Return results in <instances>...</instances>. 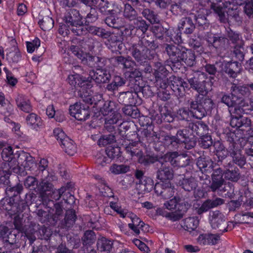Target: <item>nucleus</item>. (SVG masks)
I'll return each instance as SVG.
<instances>
[{"label":"nucleus","instance_id":"nucleus-22","mask_svg":"<svg viewBox=\"0 0 253 253\" xmlns=\"http://www.w3.org/2000/svg\"><path fill=\"white\" fill-rule=\"evenodd\" d=\"M26 218L27 219V223L29 224H27V226H26L23 232H25V235L29 240V244L32 245L36 239L35 234H37V231H38L39 228V224L31 221L32 216H28Z\"/></svg>","mask_w":253,"mask_h":253},{"label":"nucleus","instance_id":"nucleus-26","mask_svg":"<svg viewBox=\"0 0 253 253\" xmlns=\"http://www.w3.org/2000/svg\"><path fill=\"white\" fill-rule=\"evenodd\" d=\"M188 126L191 134L196 138V136H200L208 130V126L202 121L190 122L188 124Z\"/></svg>","mask_w":253,"mask_h":253},{"label":"nucleus","instance_id":"nucleus-23","mask_svg":"<svg viewBox=\"0 0 253 253\" xmlns=\"http://www.w3.org/2000/svg\"><path fill=\"white\" fill-rule=\"evenodd\" d=\"M64 20L69 27L82 24V16L79 11L75 9L68 10L64 16Z\"/></svg>","mask_w":253,"mask_h":253},{"label":"nucleus","instance_id":"nucleus-25","mask_svg":"<svg viewBox=\"0 0 253 253\" xmlns=\"http://www.w3.org/2000/svg\"><path fill=\"white\" fill-rule=\"evenodd\" d=\"M77 219L75 211L69 209L66 211L64 218L60 219L59 225L62 228L69 229L73 227Z\"/></svg>","mask_w":253,"mask_h":253},{"label":"nucleus","instance_id":"nucleus-37","mask_svg":"<svg viewBox=\"0 0 253 253\" xmlns=\"http://www.w3.org/2000/svg\"><path fill=\"white\" fill-rule=\"evenodd\" d=\"M62 148L69 156H73L77 151V147L74 142L70 138L61 144Z\"/></svg>","mask_w":253,"mask_h":253},{"label":"nucleus","instance_id":"nucleus-15","mask_svg":"<svg viewBox=\"0 0 253 253\" xmlns=\"http://www.w3.org/2000/svg\"><path fill=\"white\" fill-rule=\"evenodd\" d=\"M223 166L225 168L224 179L232 182H237L240 179L241 173L239 169L232 163H224Z\"/></svg>","mask_w":253,"mask_h":253},{"label":"nucleus","instance_id":"nucleus-29","mask_svg":"<svg viewBox=\"0 0 253 253\" xmlns=\"http://www.w3.org/2000/svg\"><path fill=\"white\" fill-rule=\"evenodd\" d=\"M241 150L238 147L235 148L233 145L230 147L229 153L232 158L233 162L240 167L244 166L246 163L244 155L241 153Z\"/></svg>","mask_w":253,"mask_h":253},{"label":"nucleus","instance_id":"nucleus-24","mask_svg":"<svg viewBox=\"0 0 253 253\" xmlns=\"http://www.w3.org/2000/svg\"><path fill=\"white\" fill-rule=\"evenodd\" d=\"M206 41L209 46H212L216 49H222L225 47L228 42V40L222 36H215L211 33H208L206 35Z\"/></svg>","mask_w":253,"mask_h":253},{"label":"nucleus","instance_id":"nucleus-64","mask_svg":"<svg viewBox=\"0 0 253 253\" xmlns=\"http://www.w3.org/2000/svg\"><path fill=\"white\" fill-rule=\"evenodd\" d=\"M53 136L58 141L60 145L64 143L65 140L69 138L65 134L62 129L60 128H55L53 130Z\"/></svg>","mask_w":253,"mask_h":253},{"label":"nucleus","instance_id":"nucleus-45","mask_svg":"<svg viewBox=\"0 0 253 253\" xmlns=\"http://www.w3.org/2000/svg\"><path fill=\"white\" fill-rule=\"evenodd\" d=\"M92 2L96 4L98 3V8L100 12L104 15H107L112 12V10L109 9V2L104 0H92Z\"/></svg>","mask_w":253,"mask_h":253},{"label":"nucleus","instance_id":"nucleus-27","mask_svg":"<svg viewBox=\"0 0 253 253\" xmlns=\"http://www.w3.org/2000/svg\"><path fill=\"white\" fill-rule=\"evenodd\" d=\"M230 91L232 96H233L237 102L240 101L243 96H250V91L246 86H241L234 83H231Z\"/></svg>","mask_w":253,"mask_h":253},{"label":"nucleus","instance_id":"nucleus-34","mask_svg":"<svg viewBox=\"0 0 253 253\" xmlns=\"http://www.w3.org/2000/svg\"><path fill=\"white\" fill-rule=\"evenodd\" d=\"M97 248L101 252L110 253L112 251L113 242L105 237H101L97 240Z\"/></svg>","mask_w":253,"mask_h":253},{"label":"nucleus","instance_id":"nucleus-5","mask_svg":"<svg viewBox=\"0 0 253 253\" xmlns=\"http://www.w3.org/2000/svg\"><path fill=\"white\" fill-rule=\"evenodd\" d=\"M164 52L166 53L172 63H181V60L186 48L173 43L163 45Z\"/></svg>","mask_w":253,"mask_h":253},{"label":"nucleus","instance_id":"nucleus-42","mask_svg":"<svg viewBox=\"0 0 253 253\" xmlns=\"http://www.w3.org/2000/svg\"><path fill=\"white\" fill-rule=\"evenodd\" d=\"M128 216L131 219L132 223H129L128 225L134 224V226H139L141 231L145 232L148 231L149 225L145 224L135 214L132 213H128Z\"/></svg>","mask_w":253,"mask_h":253},{"label":"nucleus","instance_id":"nucleus-49","mask_svg":"<svg viewBox=\"0 0 253 253\" xmlns=\"http://www.w3.org/2000/svg\"><path fill=\"white\" fill-rule=\"evenodd\" d=\"M23 216L24 214H22V217H21L20 214H18L14 218L13 224L15 228L21 232H23L25 230L27 223V222H26V219L23 221Z\"/></svg>","mask_w":253,"mask_h":253},{"label":"nucleus","instance_id":"nucleus-7","mask_svg":"<svg viewBox=\"0 0 253 253\" xmlns=\"http://www.w3.org/2000/svg\"><path fill=\"white\" fill-rule=\"evenodd\" d=\"M210 224L213 229L226 232L228 225L225 216L219 211H211L209 215Z\"/></svg>","mask_w":253,"mask_h":253},{"label":"nucleus","instance_id":"nucleus-3","mask_svg":"<svg viewBox=\"0 0 253 253\" xmlns=\"http://www.w3.org/2000/svg\"><path fill=\"white\" fill-rule=\"evenodd\" d=\"M206 75L201 72L192 71L191 73L187 74V80L191 88L197 91L198 95H206L209 89L206 86L208 84L205 80Z\"/></svg>","mask_w":253,"mask_h":253},{"label":"nucleus","instance_id":"nucleus-63","mask_svg":"<svg viewBox=\"0 0 253 253\" xmlns=\"http://www.w3.org/2000/svg\"><path fill=\"white\" fill-rule=\"evenodd\" d=\"M165 143L171 148H176L179 144V139L176 136L167 135L164 138Z\"/></svg>","mask_w":253,"mask_h":253},{"label":"nucleus","instance_id":"nucleus-47","mask_svg":"<svg viewBox=\"0 0 253 253\" xmlns=\"http://www.w3.org/2000/svg\"><path fill=\"white\" fill-rule=\"evenodd\" d=\"M66 191V188L65 187H61L58 189L53 188L50 193H48V197L49 199L55 200L56 201L59 200L62 196L64 197L65 194L64 193Z\"/></svg>","mask_w":253,"mask_h":253},{"label":"nucleus","instance_id":"nucleus-40","mask_svg":"<svg viewBox=\"0 0 253 253\" xmlns=\"http://www.w3.org/2000/svg\"><path fill=\"white\" fill-rule=\"evenodd\" d=\"M123 15L126 19L130 21H133L138 17L135 8L128 3L125 5Z\"/></svg>","mask_w":253,"mask_h":253},{"label":"nucleus","instance_id":"nucleus-8","mask_svg":"<svg viewBox=\"0 0 253 253\" xmlns=\"http://www.w3.org/2000/svg\"><path fill=\"white\" fill-rule=\"evenodd\" d=\"M56 179V177L51 174L50 177L46 178H42L41 181L39 183L37 191L40 193V197L42 200V204H46V202L50 199L48 197L47 192L53 190V185L49 181L50 180H54Z\"/></svg>","mask_w":253,"mask_h":253},{"label":"nucleus","instance_id":"nucleus-55","mask_svg":"<svg viewBox=\"0 0 253 253\" xmlns=\"http://www.w3.org/2000/svg\"><path fill=\"white\" fill-rule=\"evenodd\" d=\"M105 152L106 155L111 161L115 158L118 159L121 156V150L119 147H108L106 148Z\"/></svg>","mask_w":253,"mask_h":253},{"label":"nucleus","instance_id":"nucleus-30","mask_svg":"<svg viewBox=\"0 0 253 253\" xmlns=\"http://www.w3.org/2000/svg\"><path fill=\"white\" fill-rule=\"evenodd\" d=\"M18 162L17 164L21 163L25 169L32 170L36 166L34 158L29 153H23L19 156Z\"/></svg>","mask_w":253,"mask_h":253},{"label":"nucleus","instance_id":"nucleus-41","mask_svg":"<svg viewBox=\"0 0 253 253\" xmlns=\"http://www.w3.org/2000/svg\"><path fill=\"white\" fill-rule=\"evenodd\" d=\"M180 185L185 191H191L196 188L197 183L193 177L183 178L180 181Z\"/></svg>","mask_w":253,"mask_h":253},{"label":"nucleus","instance_id":"nucleus-18","mask_svg":"<svg viewBox=\"0 0 253 253\" xmlns=\"http://www.w3.org/2000/svg\"><path fill=\"white\" fill-rule=\"evenodd\" d=\"M224 203V200L220 198H216L214 200L208 199L204 201L200 207L196 208V212L198 214L201 215L212 208L222 205Z\"/></svg>","mask_w":253,"mask_h":253},{"label":"nucleus","instance_id":"nucleus-61","mask_svg":"<svg viewBox=\"0 0 253 253\" xmlns=\"http://www.w3.org/2000/svg\"><path fill=\"white\" fill-rule=\"evenodd\" d=\"M21 58V53L17 49H15L14 50L9 52L6 56V59L10 63H18Z\"/></svg>","mask_w":253,"mask_h":253},{"label":"nucleus","instance_id":"nucleus-39","mask_svg":"<svg viewBox=\"0 0 253 253\" xmlns=\"http://www.w3.org/2000/svg\"><path fill=\"white\" fill-rule=\"evenodd\" d=\"M194 53L191 49L186 48L181 60V63H184L187 66L192 67L196 64Z\"/></svg>","mask_w":253,"mask_h":253},{"label":"nucleus","instance_id":"nucleus-43","mask_svg":"<svg viewBox=\"0 0 253 253\" xmlns=\"http://www.w3.org/2000/svg\"><path fill=\"white\" fill-rule=\"evenodd\" d=\"M199 220L195 217H189L184 220V228L189 232L195 230L198 227Z\"/></svg>","mask_w":253,"mask_h":253},{"label":"nucleus","instance_id":"nucleus-2","mask_svg":"<svg viewBox=\"0 0 253 253\" xmlns=\"http://www.w3.org/2000/svg\"><path fill=\"white\" fill-rule=\"evenodd\" d=\"M187 105L193 117L197 119H201L208 113L211 112L213 103L206 95H197L194 100H188Z\"/></svg>","mask_w":253,"mask_h":253},{"label":"nucleus","instance_id":"nucleus-4","mask_svg":"<svg viewBox=\"0 0 253 253\" xmlns=\"http://www.w3.org/2000/svg\"><path fill=\"white\" fill-rule=\"evenodd\" d=\"M134 176L138 180L136 183V189L140 193L149 192L154 188L153 179L144 175L143 171L140 169H136L134 172Z\"/></svg>","mask_w":253,"mask_h":253},{"label":"nucleus","instance_id":"nucleus-11","mask_svg":"<svg viewBox=\"0 0 253 253\" xmlns=\"http://www.w3.org/2000/svg\"><path fill=\"white\" fill-rule=\"evenodd\" d=\"M70 114L79 121H85L90 116L89 107L81 103L77 102L69 108Z\"/></svg>","mask_w":253,"mask_h":253},{"label":"nucleus","instance_id":"nucleus-35","mask_svg":"<svg viewBox=\"0 0 253 253\" xmlns=\"http://www.w3.org/2000/svg\"><path fill=\"white\" fill-rule=\"evenodd\" d=\"M23 190V186L21 184L18 183L15 186L11 187L9 186L5 189V193L8 197H9V200L12 199H16L20 197V194Z\"/></svg>","mask_w":253,"mask_h":253},{"label":"nucleus","instance_id":"nucleus-19","mask_svg":"<svg viewBox=\"0 0 253 253\" xmlns=\"http://www.w3.org/2000/svg\"><path fill=\"white\" fill-rule=\"evenodd\" d=\"M89 76L91 80L98 84L107 83L111 78L109 71L105 69L97 70L96 72L91 70L89 72Z\"/></svg>","mask_w":253,"mask_h":253},{"label":"nucleus","instance_id":"nucleus-58","mask_svg":"<svg viewBox=\"0 0 253 253\" xmlns=\"http://www.w3.org/2000/svg\"><path fill=\"white\" fill-rule=\"evenodd\" d=\"M116 141L115 136L112 134L103 135L98 141V144L99 146H106L108 144H111Z\"/></svg>","mask_w":253,"mask_h":253},{"label":"nucleus","instance_id":"nucleus-9","mask_svg":"<svg viewBox=\"0 0 253 253\" xmlns=\"http://www.w3.org/2000/svg\"><path fill=\"white\" fill-rule=\"evenodd\" d=\"M157 167L156 177L162 181L170 180L174 176V170L168 162L160 160L156 164Z\"/></svg>","mask_w":253,"mask_h":253},{"label":"nucleus","instance_id":"nucleus-59","mask_svg":"<svg viewBox=\"0 0 253 253\" xmlns=\"http://www.w3.org/2000/svg\"><path fill=\"white\" fill-rule=\"evenodd\" d=\"M24 184L26 188L36 190L37 189L39 182L36 177L29 176L24 180Z\"/></svg>","mask_w":253,"mask_h":253},{"label":"nucleus","instance_id":"nucleus-53","mask_svg":"<svg viewBox=\"0 0 253 253\" xmlns=\"http://www.w3.org/2000/svg\"><path fill=\"white\" fill-rule=\"evenodd\" d=\"M129 170V167L124 165L113 164L110 167V171L114 174L125 173Z\"/></svg>","mask_w":253,"mask_h":253},{"label":"nucleus","instance_id":"nucleus-31","mask_svg":"<svg viewBox=\"0 0 253 253\" xmlns=\"http://www.w3.org/2000/svg\"><path fill=\"white\" fill-rule=\"evenodd\" d=\"M26 124L32 129L38 131L42 126L41 118L37 114L32 113L26 117Z\"/></svg>","mask_w":253,"mask_h":253},{"label":"nucleus","instance_id":"nucleus-62","mask_svg":"<svg viewBox=\"0 0 253 253\" xmlns=\"http://www.w3.org/2000/svg\"><path fill=\"white\" fill-rule=\"evenodd\" d=\"M1 157L4 161H13L14 155L12 148L8 146L3 149L1 152Z\"/></svg>","mask_w":253,"mask_h":253},{"label":"nucleus","instance_id":"nucleus-46","mask_svg":"<svg viewBox=\"0 0 253 253\" xmlns=\"http://www.w3.org/2000/svg\"><path fill=\"white\" fill-rule=\"evenodd\" d=\"M132 21L134 28L140 30L143 33H145L147 31L149 25L141 17H137Z\"/></svg>","mask_w":253,"mask_h":253},{"label":"nucleus","instance_id":"nucleus-33","mask_svg":"<svg viewBox=\"0 0 253 253\" xmlns=\"http://www.w3.org/2000/svg\"><path fill=\"white\" fill-rule=\"evenodd\" d=\"M17 106L21 111L26 113L32 111V108L30 100L23 95H18L16 98Z\"/></svg>","mask_w":253,"mask_h":253},{"label":"nucleus","instance_id":"nucleus-60","mask_svg":"<svg viewBox=\"0 0 253 253\" xmlns=\"http://www.w3.org/2000/svg\"><path fill=\"white\" fill-rule=\"evenodd\" d=\"M122 116L121 114L115 111H113L112 114L105 118L106 127L107 128L108 125H114L117 124L119 120L121 119Z\"/></svg>","mask_w":253,"mask_h":253},{"label":"nucleus","instance_id":"nucleus-52","mask_svg":"<svg viewBox=\"0 0 253 253\" xmlns=\"http://www.w3.org/2000/svg\"><path fill=\"white\" fill-rule=\"evenodd\" d=\"M82 240L84 245H90L95 241V234L93 231L87 230L84 233Z\"/></svg>","mask_w":253,"mask_h":253},{"label":"nucleus","instance_id":"nucleus-56","mask_svg":"<svg viewBox=\"0 0 253 253\" xmlns=\"http://www.w3.org/2000/svg\"><path fill=\"white\" fill-rule=\"evenodd\" d=\"M228 154H229V147L228 149H222L221 150H216V155L218 158L217 163L219 166L223 165L224 163H228L226 161Z\"/></svg>","mask_w":253,"mask_h":253},{"label":"nucleus","instance_id":"nucleus-13","mask_svg":"<svg viewBox=\"0 0 253 253\" xmlns=\"http://www.w3.org/2000/svg\"><path fill=\"white\" fill-rule=\"evenodd\" d=\"M251 120L250 118L240 115H231L230 125L233 127L238 128L236 131L239 132L240 131H245L246 133L251 129Z\"/></svg>","mask_w":253,"mask_h":253},{"label":"nucleus","instance_id":"nucleus-51","mask_svg":"<svg viewBox=\"0 0 253 253\" xmlns=\"http://www.w3.org/2000/svg\"><path fill=\"white\" fill-rule=\"evenodd\" d=\"M199 143L201 147L204 149H207L212 145L213 140L211 135L206 133L200 136Z\"/></svg>","mask_w":253,"mask_h":253},{"label":"nucleus","instance_id":"nucleus-20","mask_svg":"<svg viewBox=\"0 0 253 253\" xmlns=\"http://www.w3.org/2000/svg\"><path fill=\"white\" fill-rule=\"evenodd\" d=\"M46 204H43L49 209L48 211L52 213V218L54 221L57 222L61 219L63 213V208L60 203H54L53 200H49L46 202Z\"/></svg>","mask_w":253,"mask_h":253},{"label":"nucleus","instance_id":"nucleus-32","mask_svg":"<svg viewBox=\"0 0 253 253\" xmlns=\"http://www.w3.org/2000/svg\"><path fill=\"white\" fill-rule=\"evenodd\" d=\"M131 71H126L125 73V77L129 83L134 84L135 85H137V87H139V81L140 80L141 77V73L137 69L132 68L130 69Z\"/></svg>","mask_w":253,"mask_h":253},{"label":"nucleus","instance_id":"nucleus-36","mask_svg":"<svg viewBox=\"0 0 253 253\" xmlns=\"http://www.w3.org/2000/svg\"><path fill=\"white\" fill-rule=\"evenodd\" d=\"M123 113L126 115L136 119L140 117V113L135 104H129L125 106L122 108Z\"/></svg>","mask_w":253,"mask_h":253},{"label":"nucleus","instance_id":"nucleus-28","mask_svg":"<svg viewBox=\"0 0 253 253\" xmlns=\"http://www.w3.org/2000/svg\"><path fill=\"white\" fill-rule=\"evenodd\" d=\"M138 97L137 93L134 91H125L119 93L118 100L120 103L125 106L129 104H135Z\"/></svg>","mask_w":253,"mask_h":253},{"label":"nucleus","instance_id":"nucleus-50","mask_svg":"<svg viewBox=\"0 0 253 253\" xmlns=\"http://www.w3.org/2000/svg\"><path fill=\"white\" fill-rule=\"evenodd\" d=\"M84 89H82V91H80V96L82 99L83 101L85 103L97 105L98 103L100 102V100H96L94 96H92L91 95L89 94V93L84 92Z\"/></svg>","mask_w":253,"mask_h":253},{"label":"nucleus","instance_id":"nucleus-10","mask_svg":"<svg viewBox=\"0 0 253 253\" xmlns=\"http://www.w3.org/2000/svg\"><path fill=\"white\" fill-rule=\"evenodd\" d=\"M176 136L179 139V143L181 142L185 144L186 149L189 150L196 146L197 138L191 134L188 126L185 128L178 130Z\"/></svg>","mask_w":253,"mask_h":253},{"label":"nucleus","instance_id":"nucleus-17","mask_svg":"<svg viewBox=\"0 0 253 253\" xmlns=\"http://www.w3.org/2000/svg\"><path fill=\"white\" fill-rule=\"evenodd\" d=\"M221 65L222 71L230 78H236L241 72V64L237 61L225 62L222 63Z\"/></svg>","mask_w":253,"mask_h":253},{"label":"nucleus","instance_id":"nucleus-21","mask_svg":"<svg viewBox=\"0 0 253 253\" xmlns=\"http://www.w3.org/2000/svg\"><path fill=\"white\" fill-rule=\"evenodd\" d=\"M0 165L1 169L0 171L5 172H13L20 175H24L26 172L24 169L19 167L16 160L13 161H4L3 159L0 160Z\"/></svg>","mask_w":253,"mask_h":253},{"label":"nucleus","instance_id":"nucleus-6","mask_svg":"<svg viewBox=\"0 0 253 253\" xmlns=\"http://www.w3.org/2000/svg\"><path fill=\"white\" fill-rule=\"evenodd\" d=\"M212 7L218 16L221 22L225 23L230 19H233L237 22H241V19L236 9H229L226 12V9L222 7L212 5Z\"/></svg>","mask_w":253,"mask_h":253},{"label":"nucleus","instance_id":"nucleus-57","mask_svg":"<svg viewBox=\"0 0 253 253\" xmlns=\"http://www.w3.org/2000/svg\"><path fill=\"white\" fill-rule=\"evenodd\" d=\"M238 133L239 132H237V131H236L235 132L231 131L226 134L227 141L229 142V149L232 145L234 146L235 148L238 147V145L236 142L240 139V137L237 136V134H238Z\"/></svg>","mask_w":253,"mask_h":253},{"label":"nucleus","instance_id":"nucleus-38","mask_svg":"<svg viewBox=\"0 0 253 253\" xmlns=\"http://www.w3.org/2000/svg\"><path fill=\"white\" fill-rule=\"evenodd\" d=\"M109 14V15L107 16L104 19L105 23L108 26L115 29L121 28L123 25L121 19L119 17L112 14V13Z\"/></svg>","mask_w":253,"mask_h":253},{"label":"nucleus","instance_id":"nucleus-48","mask_svg":"<svg viewBox=\"0 0 253 253\" xmlns=\"http://www.w3.org/2000/svg\"><path fill=\"white\" fill-rule=\"evenodd\" d=\"M41 29L43 31H48L51 29L54 25V21L52 18L46 16L44 17L39 22Z\"/></svg>","mask_w":253,"mask_h":253},{"label":"nucleus","instance_id":"nucleus-16","mask_svg":"<svg viewBox=\"0 0 253 253\" xmlns=\"http://www.w3.org/2000/svg\"><path fill=\"white\" fill-rule=\"evenodd\" d=\"M194 14H190L189 16L183 17L181 19L178 28L179 30L186 35H191L195 30V24L193 18Z\"/></svg>","mask_w":253,"mask_h":253},{"label":"nucleus","instance_id":"nucleus-1","mask_svg":"<svg viewBox=\"0 0 253 253\" xmlns=\"http://www.w3.org/2000/svg\"><path fill=\"white\" fill-rule=\"evenodd\" d=\"M158 44L154 39L148 35L142 37L138 43L133 44L128 50L135 61L141 64L147 60H151L156 55L155 50Z\"/></svg>","mask_w":253,"mask_h":253},{"label":"nucleus","instance_id":"nucleus-12","mask_svg":"<svg viewBox=\"0 0 253 253\" xmlns=\"http://www.w3.org/2000/svg\"><path fill=\"white\" fill-rule=\"evenodd\" d=\"M197 167L201 171L202 174H205L203 176H200L201 179H208L210 178L208 174L212 171L214 168V162L209 157H206L204 155L199 157L197 160L196 163Z\"/></svg>","mask_w":253,"mask_h":253},{"label":"nucleus","instance_id":"nucleus-44","mask_svg":"<svg viewBox=\"0 0 253 253\" xmlns=\"http://www.w3.org/2000/svg\"><path fill=\"white\" fill-rule=\"evenodd\" d=\"M141 14L151 24L158 23L159 22V19L157 14L149 8H146L141 12Z\"/></svg>","mask_w":253,"mask_h":253},{"label":"nucleus","instance_id":"nucleus-14","mask_svg":"<svg viewBox=\"0 0 253 253\" xmlns=\"http://www.w3.org/2000/svg\"><path fill=\"white\" fill-rule=\"evenodd\" d=\"M25 200L22 199L21 197L16 199L9 200L8 203L13 204V211L14 214H20L22 213L27 208V203L29 201L33 202V198H36V195L33 193L27 194L25 196Z\"/></svg>","mask_w":253,"mask_h":253},{"label":"nucleus","instance_id":"nucleus-54","mask_svg":"<svg viewBox=\"0 0 253 253\" xmlns=\"http://www.w3.org/2000/svg\"><path fill=\"white\" fill-rule=\"evenodd\" d=\"M175 192V188L172 186L169 182H166L164 184V189L162 195V197L166 199H168L172 197Z\"/></svg>","mask_w":253,"mask_h":253}]
</instances>
